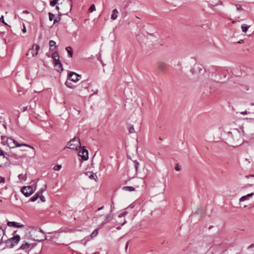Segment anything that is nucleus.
Returning a JSON list of instances; mask_svg holds the SVG:
<instances>
[{
  "instance_id": "a878e982",
  "label": "nucleus",
  "mask_w": 254,
  "mask_h": 254,
  "mask_svg": "<svg viewBox=\"0 0 254 254\" xmlns=\"http://www.w3.org/2000/svg\"><path fill=\"white\" fill-rule=\"evenodd\" d=\"M16 225V222L14 221H8L7 223V225L9 227H15V226Z\"/></svg>"
},
{
  "instance_id": "393cba45",
  "label": "nucleus",
  "mask_w": 254,
  "mask_h": 254,
  "mask_svg": "<svg viewBox=\"0 0 254 254\" xmlns=\"http://www.w3.org/2000/svg\"><path fill=\"white\" fill-rule=\"evenodd\" d=\"M69 80H67L65 83V85L68 88H73V86L72 85V83L70 81H69Z\"/></svg>"
},
{
  "instance_id": "ddd939ff",
  "label": "nucleus",
  "mask_w": 254,
  "mask_h": 254,
  "mask_svg": "<svg viewBox=\"0 0 254 254\" xmlns=\"http://www.w3.org/2000/svg\"><path fill=\"white\" fill-rule=\"evenodd\" d=\"M254 195V192L251 193H249L246 195L242 196L240 198L239 201H240V202L245 201L247 199H248L249 197H251V196H253Z\"/></svg>"
},
{
  "instance_id": "cd10ccee",
  "label": "nucleus",
  "mask_w": 254,
  "mask_h": 254,
  "mask_svg": "<svg viewBox=\"0 0 254 254\" xmlns=\"http://www.w3.org/2000/svg\"><path fill=\"white\" fill-rule=\"evenodd\" d=\"M5 155H6V154L4 153L3 151L0 148V156H3V158H5L6 160L8 161V157H6Z\"/></svg>"
},
{
  "instance_id": "c85d7f7f",
  "label": "nucleus",
  "mask_w": 254,
  "mask_h": 254,
  "mask_svg": "<svg viewBox=\"0 0 254 254\" xmlns=\"http://www.w3.org/2000/svg\"><path fill=\"white\" fill-rule=\"evenodd\" d=\"M95 10H96V8H95V5L94 4H92V5H91V6H90V7L89 8V11L90 12H92L94 11H95Z\"/></svg>"
},
{
  "instance_id": "9b49d317",
  "label": "nucleus",
  "mask_w": 254,
  "mask_h": 254,
  "mask_svg": "<svg viewBox=\"0 0 254 254\" xmlns=\"http://www.w3.org/2000/svg\"><path fill=\"white\" fill-rule=\"evenodd\" d=\"M21 151H19L20 152ZM20 152H18L17 151L14 150V149L13 150H11L8 154L5 153L6 155L8 157H11L15 159H18L20 158Z\"/></svg>"
},
{
  "instance_id": "4468645a",
  "label": "nucleus",
  "mask_w": 254,
  "mask_h": 254,
  "mask_svg": "<svg viewBox=\"0 0 254 254\" xmlns=\"http://www.w3.org/2000/svg\"><path fill=\"white\" fill-rule=\"evenodd\" d=\"M32 246V244H29L27 242H26L25 244H23L21 245V246L20 247V248L17 250L19 249H22V250H27L29 249L31 246Z\"/></svg>"
},
{
  "instance_id": "1a4fd4ad",
  "label": "nucleus",
  "mask_w": 254,
  "mask_h": 254,
  "mask_svg": "<svg viewBox=\"0 0 254 254\" xmlns=\"http://www.w3.org/2000/svg\"><path fill=\"white\" fill-rule=\"evenodd\" d=\"M68 80L70 81L77 82L81 78V75L74 72H70L68 75Z\"/></svg>"
},
{
  "instance_id": "2eb2a0df",
  "label": "nucleus",
  "mask_w": 254,
  "mask_h": 254,
  "mask_svg": "<svg viewBox=\"0 0 254 254\" xmlns=\"http://www.w3.org/2000/svg\"><path fill=\"white\" fill-rule=\"evenodd\" d=\"M119 12L117 9H114L112 11V14L111 15V18L112 20H115L118 17Z\"/></svg>"
},
{
  "instance_id": "5701e85b",
  "label": "nucleus",
  "mask_w": 254,
  "mask_h": 254,
  "mask_svg": "<svg viewBox=\"0 0 254 254\" xmlns=\"http://www.w3.org/2000/svg\"><path fill=\"white\" fill-rule=\"evenodd\" d=\"M55 67H56L58 71H62L63 70V68L61 63H59V64L55 65Z\"/></svg>"
},
{
  "instance_id": "de8ad7c7",
  "label": "nucleus",
  "mask_w": 254,
  "mask_h": 254,
  "mask_svg": "<svg viewBox=\"0 0 254 254\" xmlns=\"http://www.w3.org/2000/svg\"><path fill=\"white\" fill-rule=\"evenodd\" d=\"M27 107H23V108H22V111L23 112H25L27 110Z\"/></svg>"
},
{
  "instance_id": "c9c22d12",
  "label": "nucleus",
  "mask_w": 254,
  "mask_h": 254,
  "mask_svg": "<svg viewBox=\"0 0 254 254\" xmlns=\"http://www.w3.org/2000/svg\"><path fill=\"white\" fill-rule=\"evenodd\" d=\"M128 212L127 211L123 212V213H121L119 215V217L121 218L122 217L125 216L126 215H127Z\"/></svg>"
},
{
  "instance_id": "58836bf2",
  "label": "nucleus",
  "mask_w": 254,
  "mask_h": 254,
  "mask_svg": "<svg viewBox=\"0 0 254 254\" xmlns=\"http://www.w3.org/2000/svg\"><path fill=\"white\" fill-rule=\"evenodd\" d=\"M5 182V178L0 176V184L4 183Z\"/></svg>"
},
{
  "instance_id": "20e7f679",
  "label": "nucleus",
  "mask_w": 254,
  "mask_h": 254,
  "mask_svg": "<svg viewBox=\"0 0 254 254\" xmlns=\"http://www.w3.org/2000/svg\"><path fill=\"white\" fill-rule=\"evenodd\" d=\"M20 240V236L19 235H16L13 237L5 240L4 243L7 248H12L19 243Z\"/></svg>"
},
{
  "instance_id": "49530a36",
  "label": "nucleus",
  "mask_w": 254,
  "mask_h": 254,
  "mask_svg": "<svg viewBox=\"0 0 254 254\" xmlns=\"http://www.w3.org/2000/svg\"><path fill=\"white\" fill-rule=\"evenodd\" d=\"M26 31V27H25V25L23 24V28L22 29V32L24 33H25Z\"/></svg>"
},
{
  "instance_id": "f704fd0d",
  "label": "nucleus",
  "mask_w": 254,
  "mask_h": 254,
  "mask_svg": "<svg viewBox=\"0 0 254 254\" xmlns=\"http://www.w3.org/2000/svg\"><path fill=\"white\" fill-rule=\"evenodd\" d=\"M235 5L237 7V10L238 11H241L243 10V8L242 7V6L240 5L236 4Z\"/></svg>"
},
{
  "instance_id": "5fc2aeb1",
  "label": "nucleus",
  "mask_w": 254,
  "mask_h": 254,
  "mask_svg": "<svg viewBox=\"0 0 254 254\" xmlns=\"http://www.w3.org/2000/svg\"><path fill=\"white\" fill-rule=\"evenodd\" d=\"M39 232L41 233L45 234V232H44V231L41 229H40Z\"/></svg>"
},
{
  "instance_id": "6e6d98bb",
  "label": "nucleus",
  "mask_w": 254,
  "mask_h": 254,
  "mask_svg": "<svg viewBox=\"0 0 254 254\" xmlns=\"http://www.w3.org/2000/svg\"><path fill=\"white\" fill-rule=\"evenodd\" d=\"M126 222L127 221L125 220L124 222L122 224L121 226H124L126 223Z\"/></svg>"
},
{
  "instance_id": "052dcab7",
  "label": "nucleus",
  "mask_w": 254,
  "mask_h": 254,
  "mask_svg": "<svg viewBox=\"0 0 254 254\" xmlns=\"http://www.w3.org/2000/svg\"><path fill=\"white\" fill-rule=\"evenodd\" d=\"M121 228V226H118V227H117V230H120Z\"/></svg>"
},
{
  "instance_id": "39448f33",
  "label": "nucleus",
  "mask_w": 254,
  "mask_h": 254,
  "mask_svg": "<svg viewBox=\"0 0 254 254\" xmlns=\"http://www.w3.org/2000/svg\"><path fill=\"white\" fill-rule=\"evenodd\" d=\"M66 147L71 149L77 150L81 147L79 139L78 138L74 137L68 142Z\"/></svg>"
},
{
  "instance_id": "79ce46f5",
  "label": "nucleus",
  "mask_w": 254,
  "mask_h": 254,
  "mask_svg": "<svg viewBox=\"0 0 254 254\" xmlns=\"http://www.w3.org/2000/svg\"><path fill=\"white\" fill-rule=\"evenodd\" d=\"M39 198H40V200L42 202H45V197L43 195H41Z\"/></svg>"
},
{
  "instance_id": "9d476101",
  "label": "nucleus",
  "mask_w": 254,
  "mask_h": 254,
  "mask_svg": "<svg viewBox=\"0 0 254 254\" xmlns=\"http://www.w3.org/2000/svg\"><path fill=\"white\" fill-rule=\"evenodd\" d=\"M79 155L81 157L83 160H87L88 159V151L85 148H82L78 152Z\"/></svg>"
},
{
  "instance_id": "a211bd4d",
  "label": "nucleus",
  "mask_w": 254,
  "mask_h": 254,
  "mask_svg": "<svg viewBox=\"0 0 254 254\" xmlns=\"http://www.w3.org/2000/svg\"><path fill=\"white\" fill-rule=\"evenodd\" d=\"M122 189L124 190L129 191H132L135 190V188L134 187L129 186L124 187Z\"/></svg>"
},
{
  "instance_id": "4c0bfd02",
  "label": "nucleus",
  "mask_w": 254,
  "mask_h": 254,
  "mask_svg": "<svg viewBox=\"0 0 254 254\" xmlns=\"http://www.w3.org/2000/svg\"><path fill=\"white\" fill-rule=\"evenodd\" d=\"M222 2L220 0H219L216 3L214 4H211V6H218L219 5H222Z\"/></svg>"
},
{
  "instance_id": "423d86ee",
  "label": "nucleus",
  "mask_w": 254,
  "mask_h": 254,
  "mask_svg": "<svg viewBox=\"0 0 254 254\" xmlns=\"http://www.w3.org/2000/svg\"><path fill=\"white\" fill-rule=\"evenodd\" d=\"M35 187L33 188L31 186H28L23 187L21 191L26 197H28L35 191Z\"/></svg>"
},
{
  "instance_id": "774afa93",
  "label": "nucleus",
  "mask_w": 254,
  "mask_h": 254,
  "mask_svg": "<svg viewBox=\"0 0 254 254\" xmlns=\"http://www.w3.org/2000/svg\"><path fill=\"white\" fill-rule=\"evenodd\" d=\"M159 139L160 140H162V138H161V137H159Z\"/></svg>"
},
{
  "instance_id": "c03bdc74",
  "label": "nucleus",
  "mask_w": 254,
  "mask_h": 254,
  "mask_svg": "<svg viewBox=\"0 0 254 254\" xmlns=\"http://www.w3.org/2000/svg\"><path fill=\"white\" fill-rule=\"evenodd\" d=\"M128 246H129V241H127L126 243V246H125V250L126 252L127 251Z\"/></svg>"
},
{
  "instance_id": "c756f323",
  "label": "nucleus",
  "mask_w": 254,
  "mask_h": 254,
  "mask_svg": "<svg viewBox=\"0 0 254 254\" xmlns=\"http://www.w3.org/2000/svg\"><path fill=\"white\" fill-rule=\"evenodd\" d=\"M134 168L135 169L136 172H137L138 171V167L139 166V163L138 162H137L136 161H134Z\"/></svg>"
},
{
  "instance_id": "0e129e2a",
  "label": "nucleus",
  "mask_w": 254,
  "mask_h": 254,
  "mask_svg": "<svg viewBox=\"0 0 254 254\" xmlns=\"http://www.w3.org/2000/svg\"><path fill=\"white\" fill-rule=\"evenodd\" d=\"M3 127H4L5 128H6V126H5V125L3 124Z\"/></svg>"
},
{
  "instance_id": "09e8293b",
  "label": "nucleus",
  "mask_w": 254,
  "mask_h": 254,
  "mask_svg": "<svg viewBox=\"0 0 254 254\" xmlns=\"http://www.w3.org/2000/svg\"><path fill=\"white\" fill-rule=\"evenodd\" d=\"M246 177L247 178H248L249 177H254V175H250L248 176H246Z\"/></svg>"
},
{
  "instance_id": "f257e3e1",
  "label": "nucleus",
  "mask_w": 254,
  "mask_h": 254,
  "mask_svg": "<svg viewBox=\"0 0 254 254\" xmlns=\"http://www.w3.org/2000/svg\"><path fill=\"white\" fill-rule=\"evenodd\" d=\"M244 133V131L242 128H234L231 131H228L226 138L228 143L234 147L240 145L243 142Z\"/></svg>"
},
{
  "instance_id": "603ef678",
  "label": "nucleus",
  "mask_w": 254,
  "mask_h": 254,
  "mask_svg": "<svg viewBox=\"0 0 254 254\" xmlns=\"http://www.w3.org/2000/svg\"><path fill=\"white\" fill-rule=\"evenodd\" d=\"M36 194H38V195H39V197H40V196L41 195H41V193L39 191L37 192Z\"/></svg>"
},
{
  "instance_id": "69168bd1",
  "label": "nucleus",
  "mask_w": 254,
  "mask_h": 254,
  "mask_svg": "<svg viewBox=\"0 0 254 254\" xmlns=\"http://www.w3.org/2000/svg\"><path fill=\"white\" fill-rule=\"evenodd\" d=\"M66 9V6H65V7H64V9Z\"/></svg>"
},
{
  "instance_id": "e433bc0d",
  "label": "nucleus",
  "mask_w": 254,
  "mask_h": 254,
  "mask_svg": "<svg viewBox=\"0 0 254 254\" xmlns=\"http://www.w3.org/2000/svg\"><path fill=\"white\" fill-rule=\"evenodd\" d=\"M58 3V2H57L55 0H53L52 1H50V5L51 6H54Z\"/></svg>"
},
{
  "instance_id": "0eeeda50",
  "label": "nucleus",
  "mask_w": 254,
  "mask_h": 254,
  "mask_svg": "<svg viewBox=\"0 0 254 254\" xmlns=\"http://www.w3.org/2000/svg\"><path fill=\"white\" fill-rule=\"evenodd\" d=\"M158 70L162 73H165L168 69V65L163 62H159L157 63Z\"/></svg>"
},
{
  "instance_id": "473e14b6",
  "label": "nucleus",
  "mask_w": 254,
  "mask_h": 254,
  "mask_svg": "<svg viewBox=\"0 0 254 254\" xmlns=\"http://www.w3.org/2000/svg\"><path fill=\"white\" fill-rule=\"evenodd\" d=\"M24 227V225L23 224H20L19 223L16 222V225L15 226V227L16 228H22Z\"/></svg>"
},
{
  "instance_id": "dca6fc26",
  "label": "nucleus",
  "mask_w": 254,
  "mask_h": 254,
  "mask_svg": "<svg viewBox=\"0 0 254 254\" xmlns=\"http://www.w3.org/2000/svg\"><path fill=\"white\" fill-rule=\"evenodd\" d=\"M65 50L68 53V56L70 58L72 57L73 56V51L72 48L70 46H68L65 48Z\"/></svg>"
},
{
  "instance_id": "8fccbe9b",
  "label": "nucleus",
  "mask_w": 254,
  "mask_h": 254,
  "mask_svg": "<svg viewBox=\"0 0 254 254\" xmlns=\"http://www.w3.org/2000/svg\"><path fill=\"white\" fill-rule=\"evenodd\" d=\"M4 243V241H3V237H2L0 239V244H2V243Z\"/></svg>"
},
{
  "instance_id": "f3484780",
  "label": "nucleus",
  "mask_w": 254,
  "mask_h": 254,
  "mask_svg": "<svg viewBox=\"0 0 254 254\" xmlns=\"http://www.w3.org/2000/svg\"><path fill=\"white\" fill-rule=\"evenodd\" d=\"M112 219V217L110 214H108L106 215L105 217V220L103 222L102 224H105L107 222H108L109 221H110Z\"/></svg>"
},
{
  "instance_id": "338daca9",
  "label": "nucleus",
  "mask_w": 254,
  "mask_h": 254,
  "mask_svg": "<svg viewBox=\"0 0 254 254\" xmlns=\"http://www.w3.org/2000/svg\"><path fill=\"white\" fill-rule=\"evenodd\" d=\"M243 42V40H241V41L239 42V43H242Z\"/></svg>"
},
{
  "instance_id": "bb28decb",
  "label": "nucleus",
  "mask_w": 254,
  "mask_h": 254,
  "mask_svg": "<svg viewBox=\"0 0 254 254\" xmlns=\"http://www.w3.org/2000/svg\"><path fill=\"white\" fill-rule=\"evenodd\" d=\"M98 233V232L97 229L94 230L93 232L91 234V238H93L95 237L97 235Z\"/></svg>"
},
{
  "instance_id": "f03ea898",
  "label": "nucleus",
  "mask_w": 254,
  "mask_h": 254,
  "mask_svg": "<svg viewBox=\"0 0 254 254\" xmlns=\"http://www.w3.org/2000/svg\"><path fill=\"white\" fill-rule=\"evenodd\" d=\"M68 0L69 1L68 2H65L64 3H61V11H59L58 16L54 19V24L61 20L62 15L67 14L71 11L72 8V3L71 2V0Z\"/></svg>"
},
{
  "instance_id": "3c124183",
  "label": "nucleus",
  "mask_w": 254,
  "mask_h": 254,
  "mask_svg": "<svg viewBox=\"0 0 254 254\" xmlns=\"http://www.w3.org/2000/svg\"><path fill=\"white\" fill-rule=\"evenodd\" d=\"M56 9H57L59 11H59V10H60V9H61V6H60H60H56Z\"/></svg>"
},
{
  "instance_id": "e2e57ef3",
  "label": "nucleus",
  "mask_w": 254,
  "mask_h": 254,
  "mask_svg": "<svg viewBox=\"0 0 254 254\" xmlns=\"http://www.w3.org/2000/svg\"><path fill=\"white\" fill-rule=\"evenodd\" d=\"M42 240H38V239L36 240V241H38V242L42 241Z\"/></svg>"
},
{
  "instance_id": "864d4df0",
  "label": "nucleus",
  "mask_w": 254,
  "mask_h": 254,
  "mask_svg": "<svg viewBox=\"0 0 254 254\" xmlns=\"http://www.w3.org/2000/svg\"><path fill=\"white\" fill-rule=\"evenodd\" d=\"M34 196L36 198V199H37L39 198V195H38V194H35Z\"/></svg>"
},
{
  "instance_id": "13d9d810",
  "label": "nucleus",
  "mask_w": 254,
  "mask_h": 254,
  "mask_svg": "<svg viewBox=\"0 0 254 254\" xmlns=\"http://www.w3.org/2000/svg\"><path fill=\"white\" fill-rule=\"evenodd\" d=\"M85 84H86V83H85V82H82V86H84Z\"/></svg>"
},
{
  "instance_id": "ea45409f",
  "label": "nucleus",
  "mask_w": 254,
  "mask_h": 254,
  "mask_svg": "<svg viewBox=\"0 0 254 254\" xmlns=\"http://www.w3.org/2000/svg\"><path fill=\"white\" fill-rule=\"evenodd\" d=\"M0 21L3 23L4 25H7V23L4 22L3 16L2 15L0 18Z\"/></svg>"
},
{
  "instance_id": "680f3d73",
  "label": "nucleus",
  "mask_w": 254,
  "mask_h": 254,
  "mask_svg": "<svg viewBox=\"0 0 254 254\" xmlns=\"http://www.w3.org/2000/svg\"><path fill=\"white\" fill-rule=\"evenodd\" d=\"M2 233H3V235H5V231L3 230Z\"/></svg>"
},
{
  "instance_id": "6ab92c4d",
  "label": "nucleus",
  "mask_w": 254,
  "mask_h": 254,
  "mask_svg": "<svg viewBox=\"0 0 254 254\" xmlns=\"http://www.w3.org/2000/svg\"><path fill=\"white\" fill-rule=\"evenodd\" d=\"M127 127H128V132L129 133H133L135 132L133 125H128L127 126Z\"/></svg>"
},
{
  "instance_id": "f8f14e48",
  "label": "nucleus",
  "mask_w": 254,
  "mask_h": 254,
  "mask_svg": "<svg viewBox=\"0 0 254 254\" xmlns=\"http://www.w3.org/2000/svg\"><path fill=\"white\" fill-rule=\"evenodd\" d=\"M52 58L53 59L55 65L59 64V63H61L60 60V57L58 52H54L52 55Z\"/></svg>"
},
{
  "instance_id": "412c9836",
  "label": "nucleus",
  "mask_w": 254,
  "mask_h": 254,
  "mask_svg": "<svg viewBox=\"0 0 254 254\" xmlns=\"http://www.w3.org/2000/svg\"><path fill=\"white\" fill-rule=\"evenodd\" d=\"M89 173L90 174V175L88 176V177L90 179H93L95 181H96V180L97 179V177L96 175L92 172H89Z\"/></svg>"
},
{
  "instance_id": "37998d69",
  "label": "nucleus",
  "mask_w": 254,
  "mask_h": 254,
  "mask_svg": "<svg viewBox=\"0 0 254 254\" xmlns=\"http://www.w3.org/2000/svg\"><path fill=\"white\" fill-rule=\"evenodd\" d=\"M250 112H248L247 111H243V112H240V114H242V115H246V114H250Z\"/></svg>"
},
{
  "instance_id": "b1692460",
  "label": "nucleus",
  "mask_w": 254,
  "mask_h": 254,
  "mask_svg": "<svg viewBox=\"0 0 254 254\" xmlns=\"http://www.w3.org/2000/svg\"><path fill=\"white\" fill-rule=\"evenodd\" d=\"M49 46L50 50L53 51L54 50L52 49V47H56V42L53 40H50L49 42Z\"/></svg>"
},
{
  "instance_id": "a18cd8bd",
  "label": "nucleus",
  "mask_w": 254,
  "mask_h": 254,
  "mask_svg": "<svg viewBox=\"0 0 254 254\" xmlns=\"http://www.w3.org/2000/svg\"><path fill=\"white\" fill-rule=\"evenodd\" d=\"M30 201H36L37 199H36V198L35 197V196H33L32 197H31L30 198Z\"/></svg>"
},
{
  "instance_id": "2f4dec72",
  "label": "nucleus",
  "mask_w": 254,
  "mask_h": 254,
  "mask_svg": "<svg viewBox=\"0 0 254 254\" xmlns=\"http://www.w3.org/2000/svg\"><path fill=\"white\" fill-rule=\"evenodd\" d=\"M175 169L177 171H180L181 170V167L179 164H176L175 167Z\"/></svg>"
},
{
  "instance_id": "7ed1b4c3",
  "label": "nucleus",
  "mask_w": 254,
  "mask_h": 254,
  "mask_svg": "<svg viewBox=\"0 0 254 254\" xmlns=\"http://www.w3.org/2000/svg\"><path fill=\"white\" fill-rule=\"evenodd\" d=\"M6 142L7 146L10 149H14V148L16 147L27 146L34 149V148L32 146L24 143L19 144L16 140H15L14 139H12L11 137L7 138L6 140Z\"/></svg>"
},
{
  "instance_id": "72a5a7b5",
  "label": "nucleus",
  "mask_w": 254,
  "mask_h": 254,
  "mask_svg": "<svg viewBox=\"0 0 254 254\" xmlns=\"http://www.w3.org/2000/svg\"><path fill=\"white\" fill-rule=\"evenodd\" d=\"M61 168H62V166L61 165H56L54 166V170H56V171H59L61 169Z\"/></svg>"
},
{
  "instance_id": "a19ab883",
  "label": "nucleus",
  "mask_w": 254,
  "mask_h": 254,
  "mask_svg": "<svg viewBox=\"0 0 254 254\" xmlns=\"http://www.w3.org/2000/svg\"><path fill=\"white\" fill-rule=\"evenodd\" d=\"M46 188H47V185H45V187H44V189L42 188V189L40 190V191H39V192L42 194V193H43V192L46 190Z\"/></svg>"
},
{
  "instance_id": "7c9ffc66",
  "label": "nucleus",
  "mask_w": 254,
  "mask_h": 254,
  "mask_svg": "<svg viewBox=\"0 0 254 254\" xmlns=\"http://www.w3.org/2000/svg\"><path fill=\"white\" fill-rule=\"evenodd\" d=\"M49 20L51 21L54 19L55 15L51 12H49Z\"/></svg>"
},
{
  "instance_id": "4be33fe9",
  "label": "nucleus",
  "mask_w": 254,
  "mask_h": 254,
  "mask_svg": "<svg viewBox=\"0 0 254 254\" xmlns=\"http://www.w3.org/2000/svg\"><path fill=\"white\" fill-rule=\"evenodd\" d=\"M249 27H250V26H248L246 24H243L241 25V28H242V31L245 33L247 31V30Z\"/></svg>"
},
{
  "instance_id": "6e6552de",
  "label": "nucleus",
  "mask_w": 254,
  "mask_h": 254,
  "mask_svg": "<svg viewBox=\"0 0 254 254\" xmlns=\"http://www.w3.org/2000/svg\"><path fill=\"white\" fill-rule=\"evenodd\" d=\"M39 49V45L36 44H34L33 45L32 48L29 50L28 53L26 54V56H28L29 53H30L32 57H35L37 55Z\"/></svg>"
},
{
  "instance_id": "bf43d9fd",
  "label": "nucleus",
  "mask_w": 254,
  "mask_h": 254,
  "mask_svg": "<svg viewBox=\"0 0 254 254\" xmlns=\"http://www.w3.org/2000/svg\"><path fill=\"white\" fill-rule=\"evenodd\" d=\"M23 13H29V12H28V11H27V10H24V11H23Z\"/></svg>"
},
{
  "instance_id": "aec40b11",
  "label": "nucleus",
  "mask_w": 254,
  "mask_h": 254,
  "mask_svg": "<svg viewBox=\"0 0 254 254\" xmlns=\"http://www.w3.org/2000/svg\"><path fill=\"white\" fill-rule=\"evenodd\" d=\"M18 178L20 180L25 181L27 179V175L20 174L18 176Z\"/></svg>"
},
{
  "instance_id": "4d7b16f0",
  "label": "nucleus",
  "mask_w": 254,
  "mask_h": 254,
  "mask_svg": "<svg viewBox=\"0 0 254 254\" xmlns=\"http://www.w3.org/2000/svg\"><path fill=\"white\" fill-rule=\"evenodd\" d=\"M103 206H102V207H101L98 208V210H100L102 209H103Z\"/></svg>"
}]
</instances>
